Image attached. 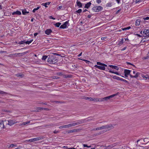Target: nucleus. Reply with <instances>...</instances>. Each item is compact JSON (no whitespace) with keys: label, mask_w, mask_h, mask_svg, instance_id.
Returning a JSON list of instances; mask_svg holds the SVG:
<instances>
[{"label":"nucleus","mask_w":149,"mask_h":149,"mask_svg":"<svg viewBox=\"0 0 149 149\" xmlns=\"http://www.w3.org/2000/svg\"><path fill=\"white\" fill-rule=\"evenodd\" d=\"M126 49V47H124L122 49L121 51H124V50H125V49Z\"/></svg>","instance_id":"61"},{"label":"nucleus","mask_w":149,"mask_h":149,"mask_svg":"<svg viewBox=\"0 0 149 149\" xmlns=\"http://www.w3.org/2000/svg\"><path fill=\"white\" fill-rule=\"evenodd\" d=\"M21 148L22 147H21V146H19V147L16 148H15V149H21Z\"/></svg>","instance_id":"64"},{"label":"nucleus","mask_w":149,"mask_h":149,"mask_svg":"<svg viewBox=\"0 0 149 149\" xmlns=\"http://www.w3.org/2000/svg\"><path fill=\"white\" fill-rule=\"evenodd\" d=\"M18 43L20 45L23 44L24 43H25V40L21 41L19 42Z\"/></svg>","instance_id":"38"},{"label":"nucleus","mask_w":149,"mask_h":149,"mask_svg":"<svg viewBox=\"0 0 149 149\" xmlns=\"http://www.w3.org/2000/svg\"><path fill=\"white\" fill-rule=\"evenodd\" d=\"M121 79V80H120L121 81H123L125 83L127 84H129V83L128 81L126 80L123 79L122 78H121V79Z\"/></svg>","instance_id":"36"},{"label":"nucleus","mask_w":149,"mask_h":149,"mask_svg":"<svg viewBox=\"0 0 149 149\" xmlns=\"http://www.w3.org/2000/svg\"><path fill=\"white\" fill-rule=\"evenodd\" d=\"M109 72L110 73H114V72H114V71H112L111 70H109Z\"/></svg>","instance_id":"60"},{"label":"nucleus","mask_w":149,"mask_h":149,"mask_svg":"<svg viewBox=\"0 0 149 149\" xmlns=\"http://www.w3.org/2000/svg\"><path fill=\"white\" fill-rule=\"evenodd\" d=\"M72 127L71 123L65 125L60 126L59 127V129L66 128Z\"/></svg>","instance_id":"6"},{"label":"nucleus","mask_w":149,"mask_h":149,"mask_svg":"<svg viewBox=\"0 0 149 149\" xmlns=\"http://www.w3.org/2000/svg\"><path fill=\"white\" fill-rule=\"evenodd\" d=\"M97 64L98 65H101L102 66L103 63H101L100 62H97Z\"/></svg>","instance_id":"47"},{"label":"nucleus","mask_w":149,"mask_h":149,"mask_svg":"<svg viewBox=\"0 0 149 149\" xmlns=\"http://www.w3.org/2000/svg\"><path fill=\"white\" fill-rule=\"evenodd\" d=\"M78 121H79V123H80V124H81L84 123V122H86V120L85 119H84L81 120H78Z\"/></svg>","instance_id":"26"},{"label":"nucleus","mask_w":149,"mask_h":149,"mask_svg":"<svg viewBox=\"0 0 149 149\" xmlns=\"http://www.w3.org/2000/svg\"><path fill=\"white\" fill-rule=\"evenodd\" d=\"M116 145H117V143H115L114 144H113L112 145H111V146L112 147V148L113 147H114V146H116Z\"/></svg>","instance_id":"51"},{"label":"nucleus","mask_w":149,"mask_h":149,"mask_svg":"<svg viewBox=\"0 0 149 149\" xmlns=\"http://www.w3.org/2000/svg\"><path fill=\"white\" fill-rule=\"evenodd\" d=\"M107 38L106 37H103L101 38V39L102 40H105Z\"/></svg>","instance_id":"57"},{"label":"nucleus","mask_w":149,"mask_h":149,"mask_svg":"<svg viewBox=\"0 0 149 149\" xmlns=\"http://www.w3.org/2000/svg\"><path fill=\"white\" fill-rule=\"evenodd\" d=\"M40 139V137H37L29 139V140H27V141L33 142L39 140Z\"/></svg>","instance_id":"10"},{"label":"nucleus","mask_w":149,"mask_h":149,"mask_svg":"<svg viewBox=\"0 0 149 149\" xmlns=\"http://www.w3.org/2000/svg\"><path fill=\"white\" fill-rule=\"evenodd\" d=\"M134 34L136 36H138V37H142V36L140 35L139 34H135V33H134Z\"/></svg>","instance_id":"54"},{"label":"nucleus","mask_w":149,"mask_h":149,"mask_svg":"<svg viewBox=\"0 0 149 149\" xmlns=\"http://www.w3.org/2000/svg\"><path fill=\"white\" fill-rule=\"evenodd\" d=\"M80 124V123H79V121L78 120V121L76 123H71V125H72V127L75 126L76 125H79Z\"/></svg>","instance_id":"20"},{"label":"nucleus","mask_w":149,"mask_h":149,"mask_svg":"<svg viewBox=\"0 0 149 149\" xmlns=\"http://www.w3.org/2000/svg\"><path fill=\"white\" fill-rule=\"evenodd\" d=\"M98 98H93V97L92 98V101H94V102H98Z\"/></svg>","instance_id":"37"},{"label":"nucleus","mask_w":149,"mask_h":149,"mask_svg":"<svg viewBox=\"0 0 149 149\" xmlns=\"http://www.w3.org/2000/svg\"><path fill=\"white\" fill-rule=\"evenodd\" d=\"M111 3H108L106 4V6L108 7H111Z\"/></svg>","instance_id":"41"},{"label":"nucleus","mask_w":149,"mask_h":149,"mask_svg":"<svg viewBox=\"0 0 149 149\" xmlns=\"http://www.w3.org/2000/svg\"><path fill=\"white\" fill-rule=\"evenodd\" d=\"M141 76L143 78H145L146 80L147 79H149V76L148 75L142 74L141 75Z\"/></svg>","instance_id":"18"},{"label":"nucleus","mask_w":149,"mask_h":149,"mask_svg":"<svg viewBox=\"0 0 149 149\" xmlns=\"http://www.w3.org/2000/svg\"><path fill=\"white\" fill-rule=\"evenodd\" d=\"M22 13L24 15H26V13H29V12L26 11V9H23L22 11Z\"/></svg>","instance_id":"24"},{"label":"nucleus","mask_w":149,"mask_h":149,"mask_svg":"<svg viewBox=\"0 0 149 149\" xmlns=\"http://www.w3.org/2000/svg\"><path fill=\"white\" fill-rule=\"evenodd\" d=\"M143 19L144 20H148L149 19V17H144Z\"/></svg>","instance_id":"55"},{"label":"nucleus","mask_w":149,"mask_h":149,"mask_svg":"<svg viewBox=\"0 0 149 149\" xmlns=\"http://www.w3.org/2000/svg\"><path fill=\"white\" fill-rule=\"evenodd\" d=\"M21 12L19 10H17V11H16L15 12H14L12 13V15H21Z\"/></svg>","instance_id":"14"},{"label":"nucleus","mask_w":149,"mask_h":149,"mask_svg":"<svg viewBox=\"0 0 149 149\" xmlns=\"http://www.w3.org/2000/svg\"><path fill=\"white\" fill-rule=\"evenodd\" d=\"M95 67L96 68H98L101 70H104L105 69V67L103 66H98L97 65H95Z\"/></svg>","instance_id":"11"},{"label":"nucleus","mask_w":149,"mask_h":149,"mask_svg":"<svg viewBox=\"0 0 149 149\" xmlns=\"http://www.w3.org/2000/svg\"><path fill=\"white\" fill-rule=\"evenodd\" d=\"M109 66L110 67L113 68L117 70H118L119 69V68L116 66H114V65H109Z\"/></svg>","instance_id":"17"},{"label":"nucleus","mask_w":149,"mask_h":149,"mask_svg":"<svg viewBox=\"0 0 149 149\" xmlns=\"http://www.w3.org/2000/svg\"><path fill=\"white\" fill-rule=\"evenodd\" d=\"M50 2H47L45 3H43L42 4L43 6H44L45 7H47V5H49Z\"/></svg>","instance_id":"29"},{"label":"nucleus","mask_w":149,"mask_h":149,"mask_svg":"<svg viewBox=\"0 0 149 149\" xmlns=\"http://www.w3.org/2000/svg\"><path fill=\"white\" fill-rule=\"evenodd\" d=\"M52 32V30L49 29H47L45 31V33L46 34L49 35Z\"/></svg>","instance_id":"12"},{"label":"nucleus","mask_w":149,"mask_h":149,"mask_svg":"<svg viewBox=\"0 0 149 149\" xmlns=\"http://www.w3.org/2000/svg\"><path fill=\"white\" fill-rule=\"evenodd\" d=\"M114 74H116L117 75H120L119 74L118 72H115Z\"/></svg>","instance_id":"63"},{"label":"nucleus","mask_w":149,"mask_h":149,"mask_svg":"<svg viewBox=\"0 0 149 149\" xmlns=\"http://www.w3.org/2000/svg\"><path fill=\"white\" fill-rule=\"evenodd\" d=\"M0 127L2 128L4 127L3 121L2 120H0Z\"/></svg>","instance_id":"25"},{"label":"nucleus","mask_w":149,"mask_h":149,"mask_svg":"<svg viewBox=\"0 0 149 149\" xmlns=\"http://www.w3.org/2000/svg\"><path fill=\"white\" fill-rule=\"evenodd\" d=\"M113 128V126L111 124L103 125L100 127V130H102L105 129H110Z\"/></svg>","instance_id":"4"},{"label":"nucleus","mask_w":149,"mask_h":149,"mask_svg":"<svg viewBox=\"0 0 149 149\" xmlns=\"http://www.w3.org/2000/svg\"><path fill=\"white\" fill-rule=\"evenodd\" d=\"M27 53V52H24L23 53H16V54H16V56H17V55H18L19 54H21V56H22V55L25 54Z\"/></svg>","instance_id":"28"},{"label":"nucleus","mask_w":149,"mask_h":149,"mask_svg":"<svg viewBox=\"0 0 149 149\" xmlns=\"http://www.w3.org/2000/svg\"><path fill=\"white\" fill-rule=\"evenodd\" d=\"M103 8L100 6H94L92 10H93L95 12H99L101 10H102Z\"/></svg>","instance_id":"3"},{"label":"nucleus","mask_w":149,"mask_h":149,"mask_svg":"<svg viewBox=\"0 0 149 149\" xmlns=\"http://www.w3.org/2000/svg\"><path fill=\"white\" fill-rule=\"evenodd\" d=\"M17 54H16V53L14 54H10L8 56L9 57H13L14 56H16V55Z\"/></svg>","instance_id":"33"},{"label":"nucleus","mask_w":149,"mask_h":149,"mask_svg":"<svg viewBox=\"0 0 149 149\" xmlns=\"http://www.w3.org/2000/svg\"><path fill=\"white\" fill-rule=\"evenodd\" d=\"M141 20L140 19H137L135 22L136 26H139Z\"/></svg>","instance_id":"22"},{"label":"nucleus","mask_w":149,"mask_h":149,"mask_svg":"<svg viewBox=\"0 0 149 149\" xmlns=\"http://www.w3.org/2000/svg\"><path fill=\"white\" fill-rule=\"evenodd\" d=\"M143 36L146 38L149 37V29H145L143 32Z\"/></svg>","instance_id":"5"},{"label":"nucleus","mask_w":149,"mask_h":149,"mask_svg":"<svg viewBox=\"0 0 149 149\" xmlns=\"http://www.w3.org/2000/svg\"><path fill=\"white\" fill-rule=\"evenodd\" d=\"M7 94H8V93H6L3 91L0 90V94L2 95H6Z\"/></svg>","instance_id":"31"},{"label":"nucleus","mask_w":149,"mask_h":149,"mask_svg":"<svg viewBox=\"0 0 149 149\" xmlns=\"http://www.w3.org/2000/svg\"><path fill=\"white\" fill-rule=\"evenodd\" d=\"M63 8V6H58V8H57V9L59 10L60 9H61V8Z\"/></svg>","instance_id":"52"},{"label":"nucleus","mask_w":149,"mask_h":149,"mask_svg":"<svg viewBox=\"0 0 149 149\" xmlns=\"http://www.w3.org/2000/svg\"><path fill=\"white\" fill-rule=\"evenodd\" d=\"M96 130H100V127L95 128Z\"/></svg>","instance_id":"62"},{"label":"nucleus","mask_w":149,"mask_h":149,"mask_svg":"<svg viewBox=\"0 0 149 149\" xmlns=\"http://www.w3.org/2000/svg\"><path fill=\"white\" fill-rule=\"evenodd\" d=\"M33 39H31L29 41H25V43L26 44H28V45H29L33 41Z\"/></svg>","instance_id":"30"},{"label":"nucleus","mask_w":149,"mask_h":149,"mask_svg":"<svg viewBox=\"0 0 149 149\" xmlns=\"http://www.w3.org/2000/svg\"><path fill=\"white\" fill-rule=\"evenodd\" d=\"M127 64H129V65H132L133 66H134L135 67L134 65L133 64L130 63L129 62H127Z\"/></svg>","instance_id":"53"},{"label":"nucleus","mask_w":149,"mask_h":149,"mask_svg":"<svg viewBox=\"0 0 149 149\" xmlns=\"http://www.w3.org/2000/svg\"><path fill=\"white\" fill-rule=\"evenodd\" d=\"M39 108H40V107H39L37 108L36 110L33 111H32L36 112H39V111L40 110V109H39Z\"/></svg>","instance_id":"39"},{"label":"nucleus","mask_w":149,"mask_h":149,"mask_svg":"<svg viewBox=\"0 0 149 149\" xmlns=\"http://www.w3.org/2000/svg\"><path fill=\"white\" fill-rule=\"evenodd\" d=\"M82 12V10L81 9H78V10L76 11V12L77 13H80Z\"/></svg>","instance_id":"42"},{"label":"nucleus","mask_w":149,"mask_h":149,"mask_svg":"<svg viewBox=\"0 0 149 149\" xmlns=\"http://www.w3.org/2000/svg\"><path fill=\"white\" fill-rule=\"evenodd\" d=\"M83 60V61H84L86 63H88L90 62V61H88L87 60H85V59H83V60Z\"/></svg>","instance_id":"56"},{"label":"nucleus","mask_w":149,"mask_h":149,"mask_svg":"<svg viewBox=\"0 0 149 149\" xmlns=\"http://www.w3.org/2000/svg\"><path fill=\"white\" fill-rule=\"evenodd\" d=\"M55 55H56L57 56L60 55L56 53H54L53 55H49L48 58L47 62L51 64H54L57 63L58 60L55 57Z\"/></svg>","instance_id":"1"},{"label":"nucleus","mask_w":149,"mask_h":149,"mask_svg":"<svg viewBox=\"0 0 149 149\" xmlns=\"http://www.w3.org/2000/svg\"><path fill=\"white\" fill-rule=\"evenodd\" d=\"M39 109H40V110H47L48 109L47 108H42V107H40V108H39Z\"/></svg>","instance_id":"43"},{"label":"nucleus","mask_w":149,"mask_h":149,"mask_svg":"<svg viewBox=\"0 0 149 149\" xmlns=\"http://www.w3.org/2000/svg\"><path fill=\"white\" fill-rule=\"evenodd\" d=\"M101 2V0H96V2L98 3H100Z\"/></svg>","instance_id":"50"},{"label":"nucleus","mask_w":149,"mask_h":149,"mask_svg":"<svg viewBox=\"0 0 149 149\" xmlns=\"http://www.w3.org/2000/svg\"><path fill=\"white\" fill-rule=\"evenodd\" d=\"M131 71V70L125 69L124 70V73L125 77H128V75H129L131 78H136L138 77L140 74V73L139 72H137L135 75L133 76L130 74Z\"/></svg>","instance_id":"2"},{"label":"nucleus","mask_w":149,"mask_h":149,"mask_svg":"<svg viewBox=\"0 0 149 149\" xmlns=\"http://www.w3.org/2000/svg\"><path fill=\"white\" fill-rule=\"evenodd\" d=\"M124 42V40L122 38L120 41L119 42V44H122Z\"/></svg>","instance_id":"46"},{"label":"nucleus","mask_w":149,"mask_h":149,"mask_svg":"<svg viewBox=\"0 0 149 149\" xmlns=\"http://www.w3.org/2000/svg\"><path fill=\"white\" fill-rule=\"evenodd\" d=\"M48 56H47L44 55L42 56V58L41 59L43 61H45V60L47 58Z\"/></svg>","instance_id":"34"},{"label":"nucleus","mask_w":149,"mask_h":149,"mask_svg":"<svg viewBox=\"0 0 149 149\" xmlns=\"http://www.w3.org/2000/svg\"><path fill=\"white\" fill-rule=\"evenodd\" d=\"M77 6L79 7V8H81L82 7V4L80 2L78 1V0H77V2H76Z\"/></svg>","instance_id":"15"},{"label":"nucleus","mask_w":149,"mask_h":149,"mask_svg":"<svg viewBox=\"0 0 149 149\" xmlns=\"http://www.w3.org/2000/svg\"><path fill=\"white\" fill-rule=\"evenodd\" d=\"M30 123V121H29L26 122H23L22 123L19 124V126H21L22 125H26Z\"/></svg>","instance_id":"16"},{"label":"nucleus","mask_w":149,"mask_h":149,"mask_svg":"<svg viewBox=\"0 0 149 149\" xmlns=\"http://www.w3.org/2000/svg\"><path fill=\"white\" fill-rule=\"evenodd\" d=\"M91 2H89L85 4V8H88L91 6Z\"/></svg>","instance_id":"19"},{"label":"nucleus","mask_w":149,"mask_h":149,"mask_svg":"<svg viewBox=\"0 0 149 149\" xmlns=\"http://www.w3.org/2000/svg\"><path fill=\"white\" fill-rule=\"evenodd\" d=\"M131 27L130 26H128V27H127L126 28H124L123 29V30H128L130 29Z\"/></svg>","instance_id":"45"},{"label":"nucleus","mask_w":149,"mask_h":149,"mask_svg":"<svg viewBox=\"0 0 149 149\" xmlns=\"http://www.w3.org/2000/svg\"><path fill=\"white\" fill-rule=\"evenodd\" d=\"M83 146L84 147H88V148H90V147H91V146H88L87 145L85 144H83Z\"/></svg>","instance_id":"49"},{"label":"nucleus","mask_w":149,"mask_h":149,"mask_svg":"<svg viewBox=\"0 0 149 149\" xmlns=\"http://www.w3.org/2000/svg\"><path fill=\"white\" fill-rule=\"evenodd\" d=\"M112 148V147L111 145L108 146L106 148V149H110Z\"/></svg>","instance_id":"44"},{"label":"nucleus","mask_w":149,"mask_h":149,"mask_svg":"<svg viewBox=\"0 0 149 149\" xmlns=\"http://www.w3.org/2000/svg\"><path fill=\"white\" fill-rule=\"evenodd\" d=\"M40 8L39 7H37L36 8H34L33 10V13H35L36 12V11L38 10Z\"/></svg>","instance_id":"40"},{"label":"nucleus","mask_w":149,"mask_h":149,"mask_svg":"<svg viewBox=\"0 0 149 149\" xmlns=\"http://www.w3.org/2000/svg\"><path fill=\"white\" fill-rule=\"evenodd\" d=\"M16 75L17 77H19L21 78L23 77L24 76V75L21 73H18L16 74Z\"/></svg>","instance_id":"23"},{"label":"nucleus","mask_w":149,"mask_h":149,"mask_svg":"<svg viewBox=\"0 0 149 149\" xmlns=\"http://www.w3.org/2000/svg\"><path fill=\"white\" fill-rule=\"evenodd\" d=\"M113 79H116L118 80H120V81L121 79V78H120V77H117L116 76H114L113 77Z\"/></svg>","instance_id":"27"},{"label":"nucleus","mask_w":149,"mask_h":149,"mask_svg":"<svg viewBox=\"0 0 149 149\" xmlns=\"http://www.w3.org/2000/svg\"><path fill=\"white\" fill-rule=\"evenodd\" d=\"M104 98H101V99H99V98H98V102H102V101H104Z\"/></svg>","instance_id":"48"},{"label":"nucleus","mask_w":149,"mask_h":149,"mask_svg":"<svg viewBox=\"0 0 149 149\" xmlns=\"http://www.w3.org/2000/svg\"><path fill=\"white\" fill-rule=\"evenodd\" d=\"M8 124L10 126H11L17 123L16 120L14 119L10 120H8Z\"/></svg>","instance_id":"7"},{"label":"nucleus","mask_w":149,"mask_h":149,"mask_svg":"<svg viewBox=\"0 0 149 149\" xmlns=\"http://www.w3.org/2000/svg\"><path fill=\"white\" fill-rule=\"evenodd\" d=\"M93 97H84L83 98L86 100H88L90 101H92Z\"/></svg>","instance_id":"21"},{"label":"nucleus","mask_w":149,"mask_h":149,"mask_svg":"<svg viewBox=\"0 0 149 149\" xmlns=\"http://www.w3.org/2000/svg\"><path fill=\"white\" fill-rule=\"evenodd\" d=\"M49 18L51 19H55V18L53 17L52 16H50L49 17Z\"/></svg>","instance_id":"59"},{"label":"nucleus","mask_w":149,"mask_h":149,"mask_svg":"<svg viewBox=\"0 0 149 149\" xmlns=\"http://www.w3.org/2000/svg\"><path fill=\"white\" fill-rule=\"evenodd\" d=\"M79 131V130H72L68 131L67 132L68 133H70L73 132H77Z\"/></svg>","instance_id":"13"},{"label":"nucleus","mask_w":149,"mask_h":149,"mask_svg":"<svg viewBox=\"0 0 149 149\" xmlns=\"http://www.w3.org/2000/svg\"><path fill=\"white\" fill-rule=\"evenodd\" d=\"M116 95V94H114L112 95H110L109 96H107L106 97H104L103 98H104V101H107L108 100H109L110 98H111L115 96Z\"/></svg>","instance_id":"8"},{"label":"nucleus","mask_w":149,"mask_h":149,"mask_svg":"<svg viewBox=\"0 0 149 149\" xmlns=\"http://www.w3.org/2000/svg\"><path fill=\"white\" fill-rule=\"evenodd\" d=\"M59 132L58 131H56L55 130L54 131V134H57V133H58Z\"/></svg>","instance_id":"58"},{"label":"nucleus","mask_w":149,"mask_h":149,"mask_svg":"<svg viewBox=\"0 0 149 149\" xmlns=\"http://www.w3.org/2000/svg\"><path fill=\"white\" fill-rule=\"evenodd\" d=\"M68 23H69L68 21H66L65 23H64L63 24L60 26V28L61 29H63L66 28L67 27V25L68 24Z\"/></svg>","instance_id":"9"},{"label":"nucleus","mask_w":149,"mask_h":149,"mask_svg":"<svg viewBox=\"0 0 149 149\" xmlns=\"http://www.w3.org/2000/svg\"><path fill=\"white\" fill-rule=\"evenodd\" d=\"M61 24V23L60 22H58L54 24L55 26L56 27H59L60 25Z\"/></svg>","instance_id":"35"},{"label":"nucleus","mask_w":149,"mask_h":149,"mask_svg":"<svg viewBox=\"0 0 149 149\" xmlns=\"http://www.w3.org/2000/svg\"><path fill=\"white\" fill-rule=\"evenodd\" d=\"M17 146L16 145H15L13 144H11L8 147V148H13L14 147H16Z\"/></svg>","instance_id":"32"}]
</instances>
